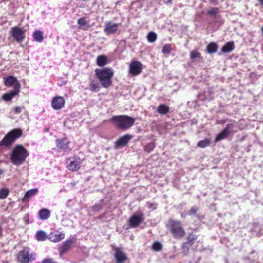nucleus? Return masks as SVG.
I'll return each instance as SVG.
<instances>
[{"instance_id":"e433bc0d","label":"nucleus","mask_w":263,"mask_h":263,"mask_svg":"<svg viewBox=\"0 0 263 263\" xmlns=\"http://www.w3.org/2000/svg\"><path fill=\"white\" fill-rule=\"evenodd\" d=\"M201 56V53L196 50H194L190 52V57L191 59L199 58Z\"/></svg>"},{"instance_id":"72a5a7b5","label":"nucleus","mask_w":263,"mask_h":263,"mask_svg":"<svg viewBox=\"0 0 263 263\" xmlns=\"http://www.w3.org/2000/svg\"><path fill=\"white\" fill-rule=\"evenodd\" d=\"M147 40L151 43L155 42L157 39V34L154 32H150L147 34Z\"/></svg>"},{"instance_id":"09e8293b","label":"nucleus","mask_w":263,"mask_h":263,"mask_svg":"<svg viewBox=\"0 0 263 263\" xmlns=\"http://www.w3.org/2000/svg\"><path fill=\"white\" fill-rule=\"evenodd\" d=\"M115 118L114 117H112V118H111V120H115Z\"/></svg>"},{"instance_id":"f03ea898","label":"nucleus","mask_w":263,"mask_h":263,"mask_svg":"<svg viewBox=\"0 0 263 263\" xmlns=\"http://www.w3.org/2000/svg\"><path fill=\"white\" fill-rule=\"evenodd\" d=\"M95 74L102 86L105 88L109 87L111 83V78L114 75V70L109 68L96 69Z\"/></svg>"},{"instance_id":"c85d7f7f","label":"nucleus","mask_w":263,"mask_h":263,"mask_svg":"<svg viewBox=\"0 0 263 263\" xmlns=\"http://www.w3.org/2000/svg\"><path fill=\"white\" fill-rule=\"evenodd\" d=\"M35 238L38 241H44L47 239V236L44 231H39L35 234Z\"/></svg>"},{"instance_id":"ea45409f","label":"nucleus","mask_w":263,"mask_h":263,"mask_svg":"<svg viewBox=\"0 0 263 263\" xmlns=\"http://www.w3.org/2000/svg\"><path fill=\"white\" fill-rule=\"evenodd\" d=\"M105 31L108 34L113 33L115 31V25L106 27L105 29Z\"/></svg>"},{"instance_id":"0eeeda50","label":"nucleus","mask_w":263,"mask_h":263,"mask_svg":"<svg viewBox=\"0 0 263 263\" xmlns=\"http://www.w3.org/2000/svg\"><path fill=\"white\" fill-rule=\"evenodd\" d=\"M25 30L23 28L15 26L11 28V36L18 43L22 42L25 39Z\"/></svg>"},{"instance_id":"58836bf2","label":"nucleus","mask_w":263,"mask_h":263,"mask_svg":"<svg viewBox=\"0 0 263 263\" xmlns=\"http://www.w3.org/2000/svg\"><path fill=\"white\" fill-rule=\"evenodd\" d=\"M219 11V9L218 8H211L209 10L207 11V13L209 15H216Z\"/></svg>"},{"instance_id":"37998d69","label":"nucleus","mask_w":263,"mask_h":263,"mask_svg":"<svg viewBox=\"0 0 263 263\" xmlns=\"http://www.w3.org/2000/svg\"><path fill=\"white\" fill-rule=\"evenodd\" d=\"M42 263H57L54 262L52 259H45L43 260Z\"/></svg>"},{"instance_id":"423d86ee","label":"nucleus","mask_w":263,"mask_h":263,"mask_svg":"<svg viewBox=\"0 0 263 263\" xmlns=\"http://www.w3.org/2000/svg\"><path fill=\"white\" fill-rule=\"evenodd\" d=\"M35 256L33 253H30L29 248L25 247L18 252L17 255V260L21 263H28L35 260Z\"/></svg>"},{"instance_id":"39448f33","label":"nucleus","mask_w":263,"mask_h":263,"mask_svg":"<svg viewBox=\"0 0 263 263\" xmlns=\"http://www.w3.org/2000/svg\"><path fill=\"white\" fill-rule=\"evenodd\" d=\"M22 134V131L20 129H14L8 133L0 141V146H9L18 138Z\"/></svg>"},{"instance_id":"ddd939ff","label":"nucleus","mask_w":263,"mask_h":263,"mask_svg":"<svg viewBox=\"0 0 263 263\" xmlns=\"http://www.w3.org/2000/svg\"><path fill=\"white\" fill-rule=\"evenodd\" d=\"M76 240V238H71L60 244L59 246L60 255L61 256L63 254L66 252L70 248L72 245L75 242Z\"/></svg>"},{"instance_id":"2f4dec72","label":"nucleus","mask_w":263,"mask_h":263,"mask_svg":"<svg viewBox=\"0 0 263 263\" xmlns=\"http://www.w3.org/2000/svg\"><path fill=\"white\" fill-rule=\"evenodd\" d=\"M152 249L155 251H160L162 249V245L159 241H154L152 246Z\"/></svg>"},{"instance_id":"dca6fc26","label":"nucleus","mask_w":263,"mask_h":263,"mask_svg":"<svg viewBox=\"0 0 263 263\" xmlns=\"http://www.w3.org/2000/svg\"><path fill=\"white\" fill-rule=\"evenodd\" d=\"M132 138L133 136L128 134L121 137L116 141V148L119 147H122L127 145L129 141L132 139Z\"/></svg>"},{"instance_id":"7ed1b4c3","label":"nucleus","mask_w":263,"mask_h":263,"mask_svg":"<svg viewBox=\"0 0 263 263\" xmlns=\"http://www.w3.org/2000/svg\"><path fill=\"white\" fill-rule=\"evenodd\" d=\"M29 154L27 149L22 145L16 146L11 155L12 163L16 165H21L26 159Z\"/></svg>"},{"instance_id":"4468645a","label":"nucleus","mask_w":263,"mask_h":263,"mask_svg":"<svg viewBox=\"0 0 263 263\" xmlns=\"http://www.w3.org/2000/svg\"><path fill=\"white\" fill-rule=\"evenodd\" d=\"M142 69V64L138 61H133L129 66V72L133 76L139 74Z\"/></svg>"},{"instance_id":"393cba45","label":"nucleus","mask_w":263,"mask_h":263,"mask_svg":"<svg viewBox=\"0 0 263 263\" xmlns=\"http://www.w3.org/2000/svg\"><path fill=\"white\" fill-rule=\"evenodd\" d=\"M38 190L37 189H32L28 191L25 194V196L23 199V201L28 202L29 199L34 196L37 192Z\"/></svg>"},{"instance_id":"20e7f679","label":"nucleus","mask_w":263,"mask_h":263,"mask_svg":"<svg viewBox=\"0 0 263 263\" xmlns=\"http://www.w3.org/2000/svg\"><path fill=\"white\" fill-rule=\"evenodd\" d=\"M135 119L127 115L116 116V125L121 130L130 128L135 123Z\"/></svg>"},{"instance_id":"9b49d317","label":"nucleus","mask_w":263,"mask_h":263,"mask_svg":"<svg viewBox=\"0 0 263 263\" xmlns=\"http://www.w3.org/2000/svg\"><path fill=\"white\" fill-rule=\"evenodd\" d=\"M4 85L7 87H11L13 88V90L20 91L21 88V84L17 79L12 76H9L8 77L4 78Z\"/></svg>"},{"instance_id":"c756f323","label":"nucleus","mask_w":263,"mask_h":263,"mask_svg":"<svg viewBox=\"0 0 263 263\" xmlns=\"http://www.w3.org/2000/svg\"><path fill=\"white\" fill-rule=\"evenodd\" d=\"M33 37L37 42H41L43 40V33L40 30H36L33 34Z\"/></svg>"},{"instance_id":"de8ad7c7","label":"nucleus","mask_w":263,"mask_h":263,"mask_svg":"<svg viewBox=\"0 0 263 263\" xmlns=\"http://www.w3.org/2000/svg\"><path fill=\"white\" fill-rule=\"evenodd\" d=\"M261 31L262 34H263V26H262V28L261 29Z\"/></svg>"},{"instance_id":"49530a36","label":"nucleus","mask_w":263,"mask_h":263,"mask_svg":"<svg viewBox=\"0 0 263 263\" xmlns=\"http://www.w3.org/2000/svg\"><path fill=\"white\" fill-rule=\"evenodd\" d=\"M3 171L0 168V175L3 174Z\"/></svg>"},{"instance_id":"4c0bfd02","label":"nucleus","mask_w":263,"mask_h":263,"mask_svg":"<svg viewBox=\"0 0 263 263\" xmlns=\"http://www.w3.org/2000/svg\"><path fill=\"white\" fill-rule=\"evenodd\" d=\"M199 210V208L198 206H192L189 211V214L191 216L195 215Z\"/></svg>"},{"instance_id":"6ab92c4d","label":"nucleus","mask_w":263,"mask_h":263,"mask_svg":"<svg viewBox=\"0 0 263 263\" xmlns=\"http://www.w3.org/2000/svg\"><path fill=\"white\" fill-rule=\"evenodd\" d=\"M65 233L63 232H60L58 234H51L49 239L52 242H57L63 240L65 237Z\"/></svg>"},{"instance_id":"aec40b11","label":"nucleus","mask_w":263,"mask_h":263,"mask_svg":"<svg viewBox=\"0 0 263 263\" xmlns=\"http://www.w3.org/2000/svg\"><path fill=\"white\" fill-rule=\"evenodd\" d=\"M57 146L58 148L65 149L68 148L69 141L66 138L58 139L56 141Z\"/></svg>"},{"instance_id":"79ce46f5","label":"nucleus","mask_w":263,"mask_h":263,"mask_svg":"<svg viewBox=\"0 0 263 263\" xmlns=\"http://www.w3.org/2000/svg\"><path fill=\"white\" fill-rule=\"evenodd\" d=\"M22 112V108L20 106H17L14 109V112L15 114H20Z\"/></svg>"},{"instance_id":"bb28decb","label":"nucleus","mask_w":263,"mask_h":263,"mask_svg":"<svg viewBox=\"0 0 263 263\" xmlns=\"http://www.w3.org/2000/svg\"><path fill=\"white\" fill-rule=\"evenodd\" d=\"M170 111V107L165 104H160L157 107V112L160 115H165Z\"/></svg>"},{"instance_id":"f704fd0d","label":"nucleus","mask_w":263,"mask_h":263,"mask_svg":"<svg viewBox=\"0 0 263 263\" xmlns=\"http://www.w3.org/2000/svg\"><path fill=\"white\" fill-rule=\"evenodd\" d=\"M89 89L91 91L98 92L100 90V85L98 83H91L89 85Z\"/></svg>"},{"instance_id":"f8f14e48","label":"nucleus","mask_w":263,"mask_h":263,"mask_svg":"<svg viewBox=\"0 0 263 263\" xmlns=\"http://www.w3.org/2000/svg\"><path fill=\"white\" fill-rule=\"evenodd\" d=\"M144 220V214L140 213L132 215L129 219V224L132 228H137Z\"/></svg>"},{"instance_id":"a211bd4d","label":"nucleus","mask_w":263,"mask_h":263,"mask_svg":"<svg viewBox=\"0 0 263 263\" xmlns=\"http://www.w3.org/2000/svg\"><path fill=\"white\" fill-rule=\"evenodd\" d=\"M86 17H81L78 21L79 28L83 30H87L91 26L90 23L86 20Z\"/></svg>"},{"instance_id":"c03bdc74","label":"nucleus","mask_w":263,"mask_h":263,"mask_svg":"<svg viewBox=\"0 0 263 263\" xmlns=\"http://www.w3.org/2000/svg\"><path fill=\"white\" fill-rule=\"evenodd\" d=\"M210 3L211 4H217L218 1L217 0H210Z\"/></svg>"},{"instance_id":"5701e85b","label":"nucleus","mask_w":263,"mask_h":263,"mask_svg":"<svg viewBox=\"0 0 263 263\" xmlns=\"http://www.w3.org/2000/svg\"><path fill=\"white\" fill-rule=\"evenodd\" d=\"M234 48V42H229L222 47L221 51L223 53H229L233 50Z\"/></svg>"},{"instance_id":"4be33fe9","label":"nucleus","mask_w":263,"mask_h":263,"mask_svg":"<svg viewBox=\"0 0 263 263\" xmlns=\"http://www.w3.org/2000/svg\"><path fill=\"white\" fill-rule=\"evenodd\" d=\"M19 91L18 90H13L10 92L4 94L2 96V99L6 101H10L13 97L18 94Z\"/></svg>"},{"instance_id":"8fccbe9b","label":"nucleus","mask_w":263,"mask_h":263,"mask_svg":"<svg viewBox=\"0 0 263 263\" xmlns=\"http://www.w3.org/2000/svg\"><path fill=\"white\" fill-rule=\"evenodd\" d=\"M217 123H219V124H220V123H221L222 122H220V121H218Z\"/></svg>"},{"instance_id":"f3484780","label":"nucleus","mask_w":263,"mask_h":263,"mask_svg":"<svg viewBox=\"0 0 263 263\" xmlns=\"http://www.w3.org/2000/svg\"><path fill=\"white\" fill-rule=\"evenodd\" d=\"M127 259L126 254L116 248V263H124Z\"/></svg>"},{"instance_id":"473e14b6","label":"nucleus","mask_w":263,"mask_h":263,"mask_svg":"<svg viewBox=\"0 0 263 263\" xmlns=\"http://www.w3.org/2000/svg\"><path fill=\"white\" fill-rule=\"evenodd\" d=\"M156 145L154 142H151L148 144H147L144 147V150L147 153H151L153 151V150L155 148Z\"/></svg>"},{"instance_id":"1a4fd4ad","label":"nucleus","mask_w":263,"mask_h":263,"mask_svg":"<svg viewBox=\"0 0 263 263\" xmlns=\"http://www.w3.org/2000/svg\"><path fill=\"white\" fill-rule=\"evenodd\" d=\"M198 238V236L193 233H190L186 238V240L181 245V249L183 252L187 253L190 247L194 245Z\"/></svg>"},{"instance_id":"7c9ffc66","label":"nucleus","mask_w":263,"mask_h":263,"mask_svg":"<svg viewBox=\"0 0 263 263\" xmlns=\"http://www.w3.org/2000/svg\"><path fill=\"white\" fill-rule=\"evenodd\" d=\"M172 50L171 45L170 44H165L162 49V52L164 54H169Z\"/></svg>"},{"instance_id":"cd10ccee","label":"nucleus","mask_w":263,"mask_h":263,"mask_svg":"<svg viewBox=\"0 0 263 263\" xmlns=\"http://www.w3.org/2000/svg\"><path fill=\"white\" fill-rule=\"evenodd\" d=\"M211 144V140L209 138H205L203 140L199 141L197 143V146L200 148H205Z\"/></svg>"},{"instance_id":"b1692460","label":"nucleus","mask_w":263,"mask_h":263,"mask_svg":"<svg viewBox=\"0 0 263 263\" xmlns=\"http://www.w3.org/2000/svg\"><path fill=\"white\" fill-rule=\"evenodd\" d=\"M218 46L215 42H211L206 46L207 52L210 54H213L217 52Z\"/></svg>"},{"instance_id":"6e6552de","label":"nucleus","mask_w":263,"mask_h":263,"mask_svg":"<svg viewBox=\"0 0 263 263\" xmlns=\"http://www.w3.org/2000/svg\"><path fill=\"white\" fill-rule=\"evenodd\" d=\"M234 125L232 123H229L226 125V127L217 136L215 139V142H217L228 137L231 134H234L233 130Z\"/></svg>"},{"instance_id":"a19ab883","label":"nucleus","mask_w":263,"mask_h":263,"mask_svg":"<svg viewBox=\"0 0 263 263\" xmlns=\"http://www.w3.org/2000/svg\"><path fill=\"white\" fill-rule=\"evenodd\" d=\"M102 204L100 203L95 204L93 206V210L94 211L99 212L100 211V210L102 209Z\"/></svg>"},{"instance_id":"9d476101","label":"nucleus","mask_w":263,"mask_h":263,"mask_svg":"<svg viewBox=\"0 0 263 263\" xmlns=\"http://www.w3.org/2000/svg\"><path fill=\"white\" fill-rule=\"evenodd\" d=\"M67 163V167L68 169L74 172L77 171L80 168L82 160L79 157L74 156V157L69 158Z\"/></svg>"},{"instance_id":"a18cd8bd","label":"nucleus","mask_w":263,"mask_h":263,"mask_svg":"<svg viewBox=\"0 0 263 263\" xmlns=\"http://www.w3.org/2000/svg\"><path fill=\"white\" fill-rule=\"evenodd\" d=\"M260 4L262 6H263V0H258Z\"/></svg>"},{"instance_id":"412c9836","label":"nucleus","mask_w":263,"mask_h":263,"mask_svg":"<svg viewBox=\"0 0 263 263\" xmlns=\"http://www.w3.org/2000/svg\"><path fill=\"white\" fill-rule=\"evenodd\" d=\"M96 63L99 66L102 67L107 64L109 61L105 55H100L97 58Z\"/></svg>"},{"instance_id":"c9c22d12","label":"nucleus","mask_w":263,"mask_h":263,"mask_svg":"<svg viewBox=\"0 0 263 263\" xmlns=\"http://www.w3.org/2000/svg\"><path fill=\"white\" fill-rule=\"evenodd\" d=\"M9 194V190L7 188H4L0 190V199H5Z\"/></svg>"},{"instance_id":"a878e982","label":"nucleus","mask_w":263,"mask_h":263,"mask_svg":"<svg viewBox=\"0 0 263 263\" xmlns=\"http://www.w3.org/2000/svg\"><path fill=\"white\" fill-rule=\"evenodd\" d=\"M39 216L41 220H46L50 216V212L47 209H43L39 212Z\"/></svg>"},{"instance_id":"f257e3e1","label":"nucleus","mask_w":263,"mask_h":263,"mask_svg":"<svg viewBox=\"0 0 263 263\" xmlns=\"http://www.w3.org/2000/svg\"><path fill=\"white\" fill-rule=\"evenodd\" d=\"M166 227L175 239H182L186 234L185 229L179 220L170 218L166 224Z\"/></svg>"},{"instance_id":"2eb2a0df","label":"nucleus","mask_w":263,"mask_h":263,"mask_svg":"<svg viewBox=\"0 0 263 263\" xmlns=\"http://www.w3.org/2000/svg\"><path fill=\"white\" fill-rule=\"evenodd\" d=\"M65 99L60 96L54 97L51 101V106L54 110L62 109L65 105Z\"/></svg>"}]
</instances>
